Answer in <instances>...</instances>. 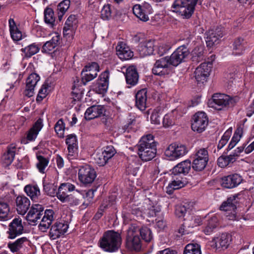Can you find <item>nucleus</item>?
I'll return each instance as SVG.
<instances>
[{
	"mask_svg": "<svg viewBox=\"0 0 254 254\" xmlns=\"http://www.w3.org/2000/svg\"><path fill=\"white\" fill-rule=\"evenodd\" d=\"M40 79L39 75L35 73H31L29 75L26 81L25 95L30 97L34 95L35 87Z\"/></svg>",
	"mask_w": 254,
	"mask_h": 254,
	"instance_id": "nucleus-21",
	"label": "nucleus"
},
{
	"mask_svg": "<svg viewBox=\"0 0 254 254\" xmlns=\"http://www.w3.org/2000/svg\"><path fill=\"white\" fill-rule=\"evenodd\" d=\"M99 71V66L97 63L92 62L91 64H88L85 66L82 70V73L84 72H88V71H92L94 73H96L97 76V72Z\"/></svg>",
	"mask_w": 254,
	"mask_h": 254,
	"instance_id": "nucleus-55",
	"label": "nucleus"
},
{
	"mask_svg": "<svg viewBox=\"0 0 254 254\" xmlns=\"http://www.w3.org/2000/svg\"><path fill=\"white\" fill-rule=\"evenodd\" d=\"M44 19L45 22L50 26H53L55 21L54 13L51 8H46L44 11Z\"/></svg>",
	"mask_w": 254,
	"mask_h": 254,
	"instance_id": "nucleus-48",
	"label": "nucleus"
},
{
	"mask_svg": "<svg viewBox=\"0 0 254 254\" xmlns=\"http://www.w3.org/2000/svg\"><path fill=\"white\" fill-rule=\"evenodd\" d=\"M102 152L104 155H105V156L108 161L112 157H113L114 155L116 153L115 149L112 145L107 146L106 147L104 150Z\"/></svg>",
	"mask_w": 254,
	"mask_h": 254,
	"instance_id": "nucleus-61",
	"label": "nucleus"
},
{
	"mask_svg": "<svg viewBox=\"0 0 254 254\" xmlns=\"http://www.w3.org/2000/svg\"><path fill=\"white\" fill-rule=\"evenodd\" d=\"M94 160L97 164L100 166H104L108 162L107 159L106 158L105 155L101 152L97 153L94 156Z\"/></svg>",
	"mask_w": 254,
	"mask_h": 254,
	"instance_id": "nucleus-59",
	"label": "nucleus"
},
{
	"mask_svg": "<svg viewBox=\"0 0 254 254\" xmlns=\"http://www.w3.org/2000/svg\"><path fill=\"white\" fill-rule=\"evenodd\" d=\"M208 123V119L204 112H200L195 113L191 121V128L198 133L203 132Z\"/></svg>",
	"mask_w": 254,
	"mask_h": 254,
	"instance_id": "nucleus-7",
	"label": "nucleus"
},
{
	"mask_svg": "<svg viewBox=\"0 0 254 254\" xmlns=\"http://www.w3.org/2000/svg\"><path fill=\"white\" fill-rule=\"evenodd\" d=\"M162 124L164 127H168L175 124L173 117L171 115L166 114L163 119Z\"/></svg>",
	"mask_w": 254,
	"mask_h": 254,
	"instance_id": "nucleus-62",
	"label": "nucleus"
},
{
	"mask_svg": "<svg viewBox=\"0 0 254 254\" xmlns=\"http://www.w3.org/2000/svg\"><path fill=\"white\" fill-rule=\"evenodd\" d=\"M223 36L222 28L217 27L215 29H211L208 32V34L206 41L207 46H213L218 43V40Z\"/></svg>",
	"mask_w": 254,
	"mask_h": 254,
	"instance_id": "nucleus-31",
	"label": "nucleus"
},
{
	"mask_svg": "<svg viewBox=\"0 0 254 254\" xmlns=\"http://www.w3.org/2000/svg\"><path fill=\"white\" fill-rule=\"evenodd\" d=\"M132 11L133 14L140 20L146 22L149 20L148 14L152 13V9L149 3L145 2L142 5H134Z\"/></svg>",
	"mask_w": 254,
	"mask_h": 254,
	"instance_id": "nucleus-13",
	"label": "nucleus"
},
{
	"mask_svg": "<svg viewBox=\"0 0 254 254\" xmlns=\"http://www.w3.org/2000/svg\"><path fill=\"white\" fill-rule=\"evenodd\" d=\"M111 16V5H105L101 11V18L103 20H109Z\"/></svg>",
	"mask_w": 254,
	"mask_h": 254,
	"instance_id": "nucleus-58",
	"label": "nucleus"
},
{
	"mask_svg": "<svg viewBox=\"0 0 254 254\" xmlns=\"http://www.w3.org/2000/svg\"><path fill=\"white\" fill-rule=\"evenodd\" d=\"M79 80L77 78L76 80L74 81L73 84L72 86V92L71 93V103L75 104L76 102L79 101V84L78 83Z\"/></svg>",
	"mask_w": 254,
	"mask_h": 254,
	"instance_id": "nucleus-46",
	"label": "nucleus"
},
{
	"mask_svg": "<svg viewBox=\"0 0 254 254\" xmlns=\"http://www.w3.org/2000/svg\"><path fill=\"white\" fill-rule=\"evenodd\" d=\"M24 191L33 201H36L40 195V190L37 185H27L24 188Z\"/></svg>",
	"mask_w": 254,
	"mask_h": 254,
	"instance_id": "nucleus-40",
	"label": "nucleus"
},
{
	"mask_svg": "<svg viewBox=\"0 0 254 254\" xmlns=\"http://www.w3.org/2000/svg\"><path fill=\"white\" fill-rule=\"evenodd\" d=\"M140 235L146 242H150L152 239L153 236L150 229L147 227H142L140 229Z\"/></svg>",
	"mask_w": 254,
	"mask_h": 254,
	"instance_id": "nucleus-49",
	"label": "nucleus"
},
{
	"mask_svg": "<svg viewBox=\"0 0 254 254\" xmlns=\"http://www.w3.org/2000/svg\"><path fill=\"white\" fill-rule=\"evenodd\" d=\"M218 220L216 216H213L207 221L203 232L206 235H210L218 226Z\"/></svg>",
	"mask_w": 254,
	"mask_h": 254,
	"instance_id": "nucleus-43",
	"label": "nucleus"
},
{
	"mask_svg": "<svg viewBox=\"0 0 254 254\" xmlns=\"http://www.w3.org/2000/svg\"><path fill=\"white\" fill-rule=\"evenodd\" d=\"M39 47L35 44H32L24 48L21 49V51L25 54L26 58H30L33 55L37 54L39 51Z\"/></svg>",
	"mask_w": 254,
	"mask_h": 254,
	"instance_id": "nucleus-47",
	"label": "nucleus"
},
{
	"mask_svg": "<svg viewBox=\"0 0 254 254\" xmlns=\"http://www.w3.org/2000/svg\"><path fill=\"white\" fill-rule=\"evenodd\" d=\"M8 234L10 239H13L20 235L23 231V226L22 219L20 218H15L9 224Z\"/></svg>",
	"mask_w": 254,
	"mask_h": 254,
	"instance_id": "nucleus-20",
	"label": "nucleus"
},
{
	"mask_svg": "<svg viewBox=\"0 0 254 254\" xmlns=\"http://www.w3.org/2000/svg\"><path fill=\"white\" fill-rule=\"evenodd\" d=\"M198 0H176L172 7L173 11L179 13L184 18H189L193 13Z\"/></svg>",
	"mask_w": 254,
	"mask_h": 254,
	"instance_id": "nucleus-4",
	"label": "nucleus"
},
{
	"mask_svg": "<svg viewBox=\"0 0 254 254\" xmlns=\"http://www.w3.org/2000/svg\"><path fill=\"white\" fill-rule=\"evenodd\" d=\"M161 120L160 110L155 109L152 112L150 116V121L152 124L160 125Z\"/></svg>",
	"mask_w": 254,
	"mask_h": 254,
	"instance_id": "nucleus-57",
	"label": "nucleus"
},
{
	"mask_svg": "<svg viewBox=\"0 0 254 254\" xmlns=\"http://www.w3.org/2000/svg\"><path fill=\"white\" fill-rule=\"evenodd\" d=\"M117 55L122 60H128L133 56V53L125 43L120 42L116 47Z\"/></svg>",
	"mask_w": 254,
	"mask_h": 254,
	"instance_id": "nucleus-26",
	"label": "nucleus"
},
{
	"mask_svg": "<svg viewBox=\"0 0 254 254\" xmlns=\"http://www.w3.org/2000/svg\"><path fill=\"white\" fill-rule=\"evenodd\" d=\"M231 241V236L227 233H223L216 243V247L223 249H227Z\"/></svg>",
	"mask_w": 254,
	"mask_h": 254,
	"instance_id": "nucleus-42",
	"label": "nucleus"
},
{
	"mask_svg": "<svg viewBox=\"0 0 254 254\" xmlns=\"http://www.w3.org/2000/svg\"><path fill=\"white\" fill-rule=\"evenodd\" d=\"M238 194L229 197L226 201L222 202L220 209L226 211L225 215L230 220H237V204L239 202Z\"/></svg>",
	"mask_w": 254,
	"mask_h": 254,
	"instance_id": "nucleus-5",
	"label": "nucleus"
},
{
	"mask_svg": "<svg viewBox=\"0 0 254 254\" xmlns=\"http://www.w3.org/2000/svg\"><path fill=\"white\" fill-rule=\"evenodd\" d=\"M122 244L121 234L114 230H108L103 233L99 245L104 251L113 253L117 251Z\"/></svg>",
	"mask_w": 254,
	"mask_h": 254,
	"instance_id": "nucleus-2",
	"label": "nucleus"
},
{
	"mask_svg": "<svg viewBox=\"0 0 254 254\" xmlns=\"http://www.w3.org/2000/svg\"><path fill=\"white\" fill-rule=\"evenodd\" d=\"M78 26V16L70 15L67 19L63 28V34L68 35L74 32Z\"/></svg>",
	"mask_w": 254,
	"mask_h": 254,
	"instance_id": "nucleus-27",
	"label": "nucleus"
},
{
	"mask_svg": "<svg viewBox=\"0 0 254 254\" xmlns=\"http://www.w3.org/2000/svg\"><path fill=\"white\" fill-rule=\"evenodd\" d=\"M66 144L68 145V157L72 160L78 156V140L77 137L74 134L67 136Z\"/></svg>",
	"mask_w": 254,
	"mask_h": 254,
	"instance_id": "nucleus-16",
	"label": "nucleus"
},
{
	"mask_svg": "<svg viewBox=\"0 0 254 254\" xmlns=\"http://www.w3.org/2000/svg\"><path fill=\"white\" fill-rule=\"evenodd\" d=\"M44 207L39 204H33L28 211L26 219L30 224L35 225L44 213Z\"/></svg>",
	"mask_w": 254,
	"mask_h": 254,
	"instance_id": "nucleus-12",
	"label": "nucleus"
},
{
	"mask_svg": "<svg viewBox=\"0 0 254 254\" xmlns=\"http://www.w3.org/2000/svg\"><path fill=\"white\" fill-rule=\"evenodd\" d=\"M105 112V107L102 105H93L89 107L84 113V118L86 120L98 118L104 115Z\"/></svg>",
	"mask_w": 254,
	"mask_h": 254,
	"instance_id": "nucleus-23",
	"label": "nucleus"
},
{
	"mask_svg": "<svg viewBox=\"0 0 254 254\" xmlns=\"http://www.w3.org/2000/svg\"><path fill=\"white\" fill-rule=\"evenodd\" d=\"M147 91L142 89L138 91L135 95V105L140 110L143 111L146 107Z\"/></svg>",
	"mask_w": 254,
	"mask_h": 254,
	"instance_id": "nucleus-35",
	"label": "nucleus"
},
{
	"mask_svg": "<svg viewBox=\"0 0 254 254\" xmlns=\"http://www.w3.org/2000/svg\"><path fill=\"white\" fill-rule=\"evenodd\" d=\"M191 167V163L190 160H186L178 164L172 169V174L175 176H181L188 174Z\"/></svg>",
	"mask_w": 254,
	"mask_h": 254,
	"instance_id": "nucleus-24",
	"label": "nucleus"
},
{
	"mask_svg": "<svg viewBox=\"0 0 254 254\" xmlns=\"http://www.w3.org/2000/svg\"><path fill=\"white\" fill-rule=\"evenodd\" d=\"M203 52L202 49L195 48L192 52L191 60L193 63H197L203 59Z\"/></svg>",
	"mask_w": 254,
	"mask_h": 254,
	"instance_id": "nucleus-53",
	"label": "nucleus"
},
{
	"mask_svg": "<svg viewBox=\"0 0 254 254\" xmlns=\"http://www.w3.org/2000/svg\"><path fill=\"white\" fill-rule=\"evenodd\" d=\"M243 180L242 176L235 173L223 177L221 185L224 188L233 189L239 185L242 182Z\"/></svg>",
	"mask_w": 254,
	"mask_h": 254,
	"instance_id": "nucleus-15",
	"label": "nucleus"
},
{
	"mask_svg": "<svg viewBox=\"0 0 254 254\" xmlns=\"http://www.w3.org/2000/svg\"><path fill=\"white\" fill-rule=\"evenodd\" d=\"M212 67V62L202 63L194 72V77L197 84L203 83L206 81Z\"/></svg>",
	"mask_w": 254,
	"mask_h": 254,
	"instance_id": "nucleus-8",
	"label": "nucleus"
},
{
	"mask_svg": "<svg viewBox=\"0 0 254 254\" xmlns=\"http://www.w3.org/2000/svg\"><path fill=\"white\" fill-rule=\"evenodd\" d=\"M9 197H0V221H6L9 219L10 207L8 204Z\"/></svg>",
	"mask_w": 254,
	"mask_h": 254,
	"instance_id": "nucleus-32",
	"label": "nucleus"
},
{
	"mask_svg": "<svg viewBox=\"0 0 254 254\" xmlns=\"http://www.w3.org/2000/svg\"><path fill=\"white\" fill-rule=\"evenodd\" d=\"M193 202H186L183 205H177L175 209V215L179 218L184 217L186 214H190L193 208Z\"/></svg>",
	"mask_w": 254,
	"mask_h": 254,
	"instance_id": "nucleus-34",
	"label": "nucleus"
},
{
	"mask_svg": "<svg viewBox=\"0 0 254 254\" xmlns=\"http://www.w3.org/2000/svg\"><path fill=\"white\" fill-rule=\"evenodd\" d=\"M70 3L69 0H64L58 4L57 11L59 21L62 20L63 16L69 8Z\"/></svg>",
	"mask_w": 254,
	"mask_h": 254,
	"instance_id": "nucleus-44",
	"label": "nucleus"
},
{
	"mask_svg": "<svg viewBox=\"0 0 254 254\" xmlns=\"http://www.w3.org/2000/svg\"><path fill=\"white\" fill-rule=\"evenodd\" d=\"M184 254H201L200 246L197 243L189 244L185 248Z\"/></svg>",
	"mask_w": 254,
	"mask_h": 254,
	"instance_id": "nucleus-45",
	"label": "nucleus"
},
{
	"mask_svg": "<svg viewBox=\"0 0 254 254\" xmlns=\"http://www.w3.org/2000/svg\"><path fill=\"white\" fill-rule=\"evenodd\" d=\"M190 52L186 45L179 47L170 57L166 56L170 64L177 66L181 63L186 61Z\"/></svg>",
	"mask_w": 254,
	"mask_h": 254,
	"instance_id": "nucleus-6",
	"label": "nucleus"
},
{
	"mask_svg": "<svg viewBox=\"0 0 254 254\" xmlns=\"http://www.w3.org/2000/svg\"><path fill=\"white\" fill-rule=\"evenodd\" d=\"M126 248L130 251L139 252L141 248V240L137 235L128 233L126 238Z\"/></svg>",
	"mask_w": 254,
	"mask_h": 254,
	"instance_id": "nucleus-22",
	"label": "nucleus"
},
{
	"mask_svg": "<svg viewBox=\"0 0 254 254\" xmlns=\"http://www.w3.org/2000/svg\"><path fill=\"white\" fill-rule=\"evenodd\" d=\"M60 39L59 35L56 34L52 39L46 42L42 48V52L46 53H50L52 52L58 45Z\"/></svg>",
	"mask_w": 254,
	"mask_h": 254,
	"instance_id": "nucleus-39",
	"label": "nucleus"
},
{
	"mask_svg": "<svg viewBox=\"0 0 254 254\" xmlns=\"http://www.w3.org/2000/svg\"><path fill=\"white\" fill-rule=\"evenodd\" d=\"M96 177L94 169L87 164L80 163V182L84 184L92 183Z\"/></svg>",
	"mask_w": 254,
	"mask_h": 254,
	"instance_id": "nucleus-11",
	"label": "nucleus"
},
{
	"mask_svg": "<svg viewBox=\"0 0 254 254\" xmlns=\"http://www.w3.org/2000/svg\"><path fill=\"white\" fill-rule=\"evenodd\" d=\"M39 226V229L42 232H45L51 225L54 220V212L52 209H46Z\"/></svg>",
	"mask_w": 254,
	"mask_h": 254,
	"instance_id": "nucleus-29",
	"label": "nucleus"
},
{
	"mask_svg": "<svg viewBox=\"0 0 254 254\" xmlns=\"http://www.w3.org/2000/svg\"><path fill=\"white\" fill-rule=\"evenodd\" d=\"M194 158V159H203L204 161H208V153L207 149L204 148L198 149L196 152Z\"/></svg>",
	"mask_w": 254,
	"mask_h": 254,
	"instance_id": "nucleus-56",
	"label": "nucleus"
},
{
	"mask_svg": "<svg viewBox=\"0 0 254 254\" xmlns=\"http://www.w3.org/2000/svg\"><path fill=\"white\" fill-rule=\"evenodd\" d=\"M170 65L166 57L160 58L155 63L152 69V73L160 76L168 75L170 72Z\"/></svg>",
	"mask_w": 254,
	"mask_h": 254,
	"instance_id": "nucleus-10",
	"label": "nucleus"
},
{
	"mask_svg": "<svg viewBox=\"0 0 254 254\" xmlns=\"http://www.w3.org/2000/svg\"><path fill=\"white\" fill-rule=\"evenodd\" d=\"M55 130L57 135L60 138L64 137V132L65 130V125L63 119H60L55 125Z\"/></svg>",
	"mask_w": 254,
	"mask_h": 254,
	"instance_id": "nucleus-52",
	"label": "nucleus"
},
{
	"mask_svg": "<svg viewBox=\"0 0 254 254\" xmlns=\"http://www.w3.org/2000/svg\"><path fill=\"white\" fill-rule=\"evenodd\" d=\"M49 86L47 84H43L39 90V93L37 97V101H42L47 96L48 92L47 90Z\"/></svg>",
	"mask_w": 254,
	"mask_h": 254,
	"instance_id": "nucleus-63",
	"label": "nucleus"
},
{
	"mask_svg": "<svg viewBox=\"0 0 254 254\" xmlns=\"http://www.w3.org/2000/svg\"><path fill=\"white\" fill-rule=\"evenodd\" d=\"M161 211V208L158 205L150 206L146 210V214L148 217H155Z\"/></svg>",
	"mask_w": 254,
	"mask_h": 254,
	"instance_id": "nucleus-60",
	"label": "nucleus"
},
{
	"mask_svg": "<svg viewBox=\"0 0 254 254\" xmlns=\"http://www.w3.org/2000/svg\"><path fill=\"white\" fill-rule=\"evenodd\" d=\"M81 75L82 76L81 82L84 85H86L87 82L92 80L97 76L96 73L89 74L88 72H84L83 74L81 72Z\"/></svg>",
	"mask_w": 254,
	"mask_h": 254,
	"instance_id": "nucleus-64",
	"label": "nucleus"
},
{
	"mask_svg": "<svg viewBox=\"0 0 254 254\" xmlns=\"http://www.w3.org/2000/svg\"><path fill=\"white\" fill-rule=\"evenodd\" d=\"M109 77L108 70H106L99 75V79L94 89L96 93L100 94H104L106 93L109 85Z\"/></svg>",
	"mask_w": 254,
	"mask_h": 254,
	"instance_id": "nucleus-14",
	"label": "nucleus"
},
{
	"mask_svg": "<svg viewBox=\"0 0 254 254\" xmlns=\"http://www.w3.org/2000/svg\"><path fill=\"white\" fill-rule=\"evenodd\" d=\"M179 176H175L173 175L174 180L171 183L169 184L168 187V191H171L173 190H178L181 188L184 187L186 183V178H183L182 177L181 180L179 179Z\"/></svg>",
	"mask_w": 254,
	"mask_h": 254,
	"instance_id": "nucleus-41",
	"label": "nucleus"
},
{
	"mask_svg": "<svg viewBox=\"0 0 254 254\" xmlns=\"http://www.w3.org/2000/svg\"><path fill=\"white\" fill-rule=\"evenodd\" d=\"M16 209L17 213L20 215H24L30 206L29 199L25 196H18L15 200Z\"/></svg>",
	"mask_w": 254,
	"mask_h": 254,
	"instance_id": "nucleus-28",
	"label": "nucleus"
},
{
	"mask_svg": "<svg viewBox=\"0 0 254 254\" xmlns=\"http://www.w3.org/2000/svg\"><path fill=\"white\" fill-rule=\"evenodd\" d=\"M29 245V240L26 237H22L12 243L8 244V247L13 253L22 254L26 251Z\"/></svg>",
	"mask_w": 254,
	"mask_h": 254,
	"instance_id": "nucleus-18",
	"label": "nucleus"
},
{
	"mask_svg": "<svg viewBox=\"0 0 254 254\" xmlns=\"http://www.w3.org/2000/svg\"><path fill=\"white\" fill-rule=\"evenodd\" d=\"M38 162L36 166L40 173H44L46 167L48 166L49 160L41 155H37Z\"/></svg>",
	"mask_w": 254,
	"mask_h": 254,
	"instance_id": "nucleus-51",
	"label": "nucleus"
},
{
	"mask_svg": "<svg viewBox=\"0 0 254 254\" xmlns=\"http://www.w3.org/2000/svg\"><path fill=\"white\" fill-rule=\"evenodd\" d=\"M44 190L49 195L54 196L56 194L57 186L53 183H44Z\"/></svg>",
	"mask_w": 254,
	"mask_h": 254,
	"instance_id": "nucleus-54",
	"label": "nucleus"
},
{
	"mask_svg": "<svg viewBox=\"0 0 254 254\" xmlns=\"http://www.w3.org/2000/svg\"><path fill=\"white\" fill-rule=\"evenodd\" d=\"M137 147L139 157L142 161L147 162L151 160L156 155V142L151 134L142 136Z\"/></svg>",
	"mask_w": 254,
	"mask_h": 254,
	"instance_id": "nucleus-1",
	"label": "nucleus"
},
{
	"mask_svg": "<svg viewBox=\"0 0 254 254\" xmlns=\"http://www.w3.org/2000/svg\"><path fill=\"white\" fill-rule=\"evenodd\" d=\"M207 163L208 161H204L203 159H194L191 163V167L196 171H201L206 167Z\"/></svg>",
	"mask_w": 254,
	"mask_h": 254,
	"instance_id": "nucleus-50",
	"label": "nucleus"
},
{
	"mask_svg": "<svg viewBox=\"0 0 254 254\" xmlns=\"http://www.w3.org/2000/svg\"><path fill=\"white\" fill-rule=\"evenodd\" d=\"M125 71L124 73L125 76L127 84L130 86L135 85L138 81L139 75L136 67L134 65H130L127 67H125Z\"/></svg>",
	"mask_w": 254,
	"mask_h": 254,
	"instance_id": "nucleus-19",
	"label": "nucleus"
},
{
	"mask_svg": "<svg viewBox=\"0 0 254 254\" xmlns=\"http://www.w3.org/2000/svg\"><path fill=\"white\" fill-rule=\"evenodd\" d=\"M9 27V31L11 38L13 41H18L22 39V32L18 28L16 23L12 18H10L8 20Z\"/></svg>",
	"mask_w": 254,
	"mask_h": 254,
	"instance_id": "nucleus-38",
	"label": "nucleus"
},
{
	"mask_svg": "<svg viewBox=\"0 0 254 254\" xmlns=\"http://www.w3.org/2000/svg\"><path fill=\"white\" fill-rule=\"evenodd\" d=\"M42 127V120L39 119L27 132L26 138L21 140V143L25 144L29 141H34Z\"/></svg>",
	"mask_w": 254,
	"mask_h": 254,
	"instance_id": "nucleus-17",
	"label": "nucleus"
},
{
	"mask_svg": "<svg viewBox=\"0 0 254 254\" xmlns=\"http://www.w3.org/2000/svg\"><path fill=\"white\" fill-rule=\"evenodd\" d=\"M188 152L185 145L183 144L173 143L170 145L165 151L166 156L174 160L184 156Z\"/></svg>",
	"mask_w": 254,
	"mask_h": 254,
	"instance_id": "nucleus-9",
	"label": "nucleus"
},
{
	"mask_svg": "<svg viewBox=\"0 0 254 254\" xmlns=\"http://www.w3.org/2000/svg\"><path fill=\"white\" fill-rule=\"evenodd\" d=\"M154 47V41L149 40L141 43L138 51L142 56L151 55L153 53Z\"/></svg>",
	"mask_w": 254,
	"mask_h": 254,
	"instance_id": "nucleus-36",
	"label": "nucleus"
},
{
	"mask_svg": "<svg viewBox=\"0 0 254 254\" xmlns=\"http://www.w3.org/2000/svg\"><path fill=\"white\" fill-rule=\"evenodd\" d=\"M68 229L66 224L62 222L55 223L51 228L49 236L51 239L55 240L63 235Z\"/></svg>",
	"mask_w": 254,
	"mask_h": 254,
	"instance_id": "nucleus-25",
	"label": "nucleus"
},
{
	"mask_svg": "<svg viewBox=\"0 0 254 254\" xmlns=\"http://www.w3.org/2000/svg\"><path fill=\"white\" fill-rule=\"evenodd\" d=\"M17 145L15 143H11L7 147L6 152L3 154L1 160L5 166H8L11 164L15 155Z\"/></svg>",
	"mask_w": 254,
	"mask_h": 254,
	"instance_id": "nucleus-33",
	"label": "nucleus"
},
{
	"mask_svg": "<svg viewBox=\"0 0 254 254\" xmlns=\"http://www.w3.org/2000/svg\"><path fill=\"white\" fill-rule=\"evenodd\" d=\"M237 101L238 99L236 97H232L225 94L215 93L209 100L208 104L210 107L221 110L224 108L233 107Z\"/></svg>",
	"mask_w": 254,
	"mask_h": 254,
	"instance_id": "nucleus-3",
	"label": "nucleus"
},
{
	"mask_svg": "<svg viewBox=\"0 0 254 254\" xmlns=\"http://www.w3.org/2000/svg\"><path fill=\"white\" fill-rule=\"evenodd\" d=\"M247 47V41L243 38H238L233 43V54L239 56L243 54Z\"/></svg>",
	"mask_w": 254,
	"mask_h": 254,
	"instance_id": "nucleus-37",
	"label": "nucleus"
},
{
	"mask_svg": "<svg viewBox=\"0 0 254 254\" xmlns=\"http://www.w3.org/2000/svg\"><path fill=\"white\" fill-rule=\"evenodd\" d=\"M74 189L75 186L70 183L62 184L59 188L58 191L56 192L58 198L62 202H65L69 195L67 192L73 191Z\"/></svg>",
	"mask_w": 254,
	"mask_h": 254,
	"instance_id": "nucleus-30",
	"label": "nucleus"
}]
</instances>
